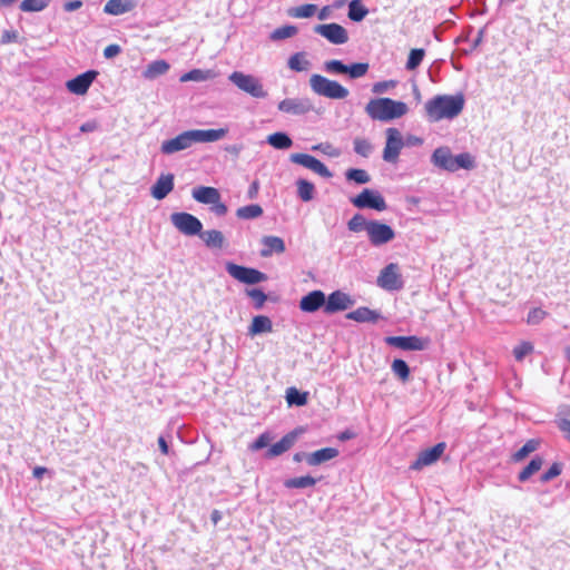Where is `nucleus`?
I'll list each match as a JSON object with an SVG mask.
<instances>
[{"label":"nucleus","instance_id":"f257e3e1","mask_svg":"<svg viewBox=\"0 0 570 570\" xmlns=\"http://www.w3.org/2000/svg\"><path fill=\"white\" fill-rule=\"evenodd\" d=\"M226 128L219 129H193L187 130L175 138L163 141L160 150L163 154L171 155L180 150L188 149L197 142H214L223 139L227 135Z\"/></svg>","mask_w":570,"mask_h":570},{"label":"nucleus","instance_id":"f03ea898","mask_svg":"<svg viewBox=\"0 0 570 570\" xmlns=\"http://www.w3.org/2000/svg\"><path fill=\"white\" fill-rule=\"evenodd\" d=\"M347 228L353 233L365 230L368 242L374 247L383 246L395 238V232L390 225L376 219L368 220L362 214H355L347 222Z\"/></svg>","mask_w":570,"mask_h":570},{"label":"nucleus","instance_id":"7ed1b4c3","mask_svg":"<svg viewBox=\"0 0 570 570\" xmlns=\"http://www.w3.org/2000/svg\"><path fill=\"white\" fill-rule=\"evenodd\" d=\"M464 107V97L461 94L439 95L425 102L424 109L430 121L453 119L459 116Z\"/></svg>","mask_w":570,"mask_h":570},{"label":"nucleus","instance_id":"20e7f679","mask_svg":"<svg viewBox=\"0 0 570 570\" xmlns=\"http://www.w3.org/2000/svg\"><path fill=\"white\" fill-rule=\"evenodd\" d=\"M409 107L405 102L391 98H374L365 106V112L373 120L391 121L406 115Z\"/></svg>","mask_w":570,"mask_h":570},{"label":"nucleus","instance_id":"39448f33","mask_svg":"<svg viewBox=\"0 0 570 570\" xmlns=\"http://www.w3.org/2000/svg\"><path fill=\"white\" fill-rule=\"evenodd\" d=\"M435 167L454 173L459 169H472L475 166L474 158L469 153L452 155L449 147L436 148L431 157Z\"/></svg>","mask_w":570,"mask_h":570},{"label":"nucleus","instance_id":"423d86ee","mask_svg":"<svg viewBox=\"0 0 570 570\" xmlns=\"http://www.w3.org/2000/svg\"><path fill=\"white\" fill-rule=\"evenodd\" d=\"M309 87L312 91L328 99H345L350 91L335 80H331L322 75L314 73L309 77Z\"/></svg>","mask_w":570,"mask_h":570},{"label":"nucleus","instance_id":"0eeeda50","mask_svg":"<svg viewBox=\"0 0 570 570\" xmlns=\"http://www.w3.org/2000/svg\"><path fill=\"white\" fill-rule=\"evenodd\" d=\"M228 80L234 83L239 90L248 94L254 98H265L267 92L258 78L253 75H247L242 71H234L228 76Z\"/></svg>","mask_w":570,"mask_h":570},{"label":"nucleus","instance_id":"6e6552de","mask_svg":"<svg viewBox=\"0 0 570 570\" xmlns=\"http://www.w3.org/2000/svg\"><path fill=\"white\" fill-rule=\"evenodd\" d=\"M225 268L233 278L244 284L254 285L267 281L266 274L252 267L227 262Z\"/></svg>","mask_w":570,"mask_h":570},{"label":"nucleus","instance_id":"1a4fd4ad","mask_svg":"<svg viewBox=\"0 0 570 570\" xmlns=\"http://www.w3.org/2000/svg\"><path fill=\"white\" fill-rule=\"evenodd\" d=\"M170 222L176 229L186 236H198L203 229L202 222L196 216L185 212L173 213Z\"/></svg>","mask_w":570,"mask_h":570},{"label":"nucleus","instance_id":"9d476101","mask_svg":"<svg viewBox=\"0 0 570 570\" xmlns=\"http://www.w3.org/2000/svg\"><path fill=\"white\" fill-rule=\"evenodd\" d=\"M351 203L360 209L370 208L383 212L387 208L383 196L377 190L368 188L363 189L357 196L351 198Z\"/></svg>","mask_w":570,"mask_h":570},{"label":"nucleus","instance_id":"9b49d317","mask_svg":"<svg viewBox=\"0 0 570 570\" xmlns=\"http://www.w3.org/2000/svg\"><path fill=\"white\" fill-rule=\"evenodd\" d=\"M277 109L284 114L303 116L313 111L314 105L307 97L286 98L278 102Z\"/></svg>","mask_w":570,"mask_h":570},{"label":"nucleus","instance_id":"f8f14e48","mask_svg":"<svg viewBox=\"0 0 570 570\" xmlns=\"http://www.w3.org/2000/svg\"><path fill=\"white\" fill-rule=\"evenodd\" d=\"M314 32L324 37L333 45H344L348 41L346 29L335 22L317 24L314 27Z\"/></svg>","mask_w":570,"mask_h":570},{"label":"nucleus","instance_id":"ddd939ff","mask_svg":"<svg viewBox=\"0 0 570 570\" xmlns=\"http://www.w3.org/2000/svg\"><path fill=\"white\" fill-rule=\"evenodd\" d=\"M404 146L403 137L399 129H386V144L383 150V159L387 163H395Z\"/></svg>","mask_w":570,"mask_h":570},{"label":"nucleus","instance_id":"4468645a","mask_svg":"<svg viewBox=\"0 0 570 570\" xmlns=\"http://www.w3.org/2000/svg\"><path fill=\"white\" fill-rule=\"evenodd\" d=\"M377 285L386 291H397L403 287L401 274L399 273L397 264L391 263L386 265L380 273Z\"/></svg>","mask_w":570,"mask_h":570},{"label":"nucleus","instance_id":"2eb2a0df","mask_svg":"<svg viewBox=\"0 0 570 570\" xmlns=\"http://www.w3.org/2000/svg\"><path fill=\"white\" fill-rule=\"evenodd\" d=\"M289 159L292 163L301 165L323 178H331L333 176L330 169L322 161L308 154H292Z\"/></svg>","mask_w":570,"mask_h":570},{"label":"nucleus","instance_id":"dca6fc26","mask_svg":"<svg viewBox=\"0 0 570 570\" xmlns=\"http://www.w3.org/2000/svg\"><path fill=\"white\" fill-rule=\"evenodd\" d=\"M354 304L355 301L348 294L335 291L326 298L324 312L326 314H334L351 308Z\"/></svg>","mask_w":570,"mask_h":570},{"label":"nucleus","instance_id":"f3484780","mask_svg":"<svg viewBox=\"0 0 570 570\" xmlns=\"http://www.w3.org/2000/svg\"><path fill=\"white\" fill-rule=\"evenodd\" d=\"M98 71L96 70H88L81 75H78L77 77L68 80L66 82L67 89L75 95L82 96L87 94L89 87L94 82V80L97 78Z\"/></svg>","mask_w":570,"mask_h":570},{"label":"nucleus","instance_id":"a211bd4d","mask_svg":"<svg viewBox=\"0 0 570 570\" xmlns=\"http://www.w3.org/2000/svg\"><path fill=\"white\" fill-rule=\"evenodd\" d=\"M445 450V443H438L434 446L426 449L417 455L416 460L412 462L410 468L412 470H421L424 466L435 463Z\"/></svg>","mask_w":570,"mask_h":570},{"label":"nucleus","instance_id":"6ab92c4d","mask_svg":"<svg viewBox=\"0 0 570 570\" xmlns=\"http://www.w3.org/2000/svg\"><path fill=\"white\" fill-rule=\"evenodd\" d=\"M385 342L404 351H422L425 347V342L417 336H389Z\"/></svg>","mask_w":570,"mask_h":570},{"label":"nucleus","instance_id":"aec40b11","mask_svg":"<svg viewBox=\"0 0 570 570\" xmlns=\"http://www.w3.org/2000/svg\"><path fill=\"white\" fill-rule=\"evenodd\" d=\"M326 296L320 291L315 289L303 296L299 301V308L306 313H314L321 307L325 308Z\"/></svg>","mask_w":570,"mask_h":570},{"label":"nucleus","instance_id":"412c9836","mask_svg":"<svg viewBox=\"0 0 570 570\" xmlns=\"http://www.w3.org/2000/svg\"><path fill=\"white\" fill-rule=\"evenodd\" d=\"M174 189V175L161 174L150 188L151 196L161 200Z\"/></svg>","mask_w":570,"mask_h":570},{"label":"nucleus","instance_id":"4be33fe9","mask_svg":"<svg viewBox=\"0 0 570 570\" xmlns=\"http://www.w3.org/2000/svg\"><path fill=\"white\" fill-rule=\"evenodd\" d=\"M193 198L205 205H212L214 203H218L220 199V194L218 189L215 187H206V186H199L193 189L191 191Z\"/></svg>","mask_w":570,"mask_h":570},{"label":"nucleus","instance_id":"5701e85b","mask_svg":"<svg viewBox=\"0 0 570 570\" xmlns=\"http://www.w3.org/2000/svg\"><path fill=\"white\" fill-rule=\"evenodd\" d=\"M263 248L261 249L262 257H269L274 253L282 254L285 252V243L278 236H264L262 238Z\"/></svg>","mask_w":570,"mask_h":570},{"label":"nucleus","instance_id":"b1692460","mask_svg":"<svg viewBox=\"0 0 570 570\" xmlns=\"http://www.w3.org/2000/svg\"><path fill=\"white\" fill-rule=\"evenodd\" d=\"M198 236L212 249H222L226 243L224 234L218 229H202Z\"/></svg>","mask_w":570,"mask_h":570},{"label":"nucleus","instance_id":"393cba45","mask_svg":"<svg viewBox=\"0 0 570 570\" xmlns=\"http://www.w3.org/2000/svg\"><path fill=\"white\" fill-rule=\"evenodd\" d=\"M136 8L134 0H108L104 7V12L111 16H120L132 11Z\"/></svg>","mask_w":570,"mask_h":570},{"label":"nucleus","instance_id":"a878e982","mask_svg":"<svg viewBox=\"0 0 570 570\" xmlns=\"http://www.w3.org/2000/svg\"><path fill=\"white\" fill-rule=\"evenodd\" d=\"M338 450L335 448H324L312 452L306 456V463L311 466L321 465L338 455Z\"/></svg>","mask_w":570,"mask_h":570},{"label":"nucleus","instance_id":"bb28decb","mask_svg":"<svg viewBox=\"0 0 570 570\" xmlns=\"http://www.w3.org/2000/svg\"><path fill=\"white\" fill-rule=\"evenodd\" d=\"M556 424L558 429L563 433L566 440L570 442V404L559 407L556 415Z\"/></svg>","mask_w":570,"mask_h":570},{"label":"nucleus","instance_id":"cd10ccee","mask_svg":"<svg viewBox=\"0 0 570 570\" xmlns=\"http://www.w3.org/2000/svg\"><path fill=\"white\" fill-rule=\"evenodd\" d=\"M296 440V433L292 432L283 436L278 442L274 443L267 451L268 458H274L289 450Z\"/></svg>","mask_w":570,"mask_h":570},{"label":"nucleus","instance_id":"c85d7f7f","mask_svg":"<svg viewBox=\"0 0 570 570\" xmlns=\"http://www.w3.org/2000/svg\"><path fill=\"white\" fill-rule=\"evenodd\" d=\"M169 70V63L165 60H155L150 62L142 71V77L147 80H154L165 75Z\"/></svg>","mask_w":570,"mask_h":570},{"label":"nucleus","instance_id":"c756f323","mask_svg":"<svg viewBox=\"0 0 570 570\" xmlns=\"http://www.w3.org/2000/svg\"><path fill=\"white\" fill-rule=\"evenodd\" d=\"M273 330V324L269 317L264 315H257L253 318L252 324L248 328V334L255 336L262 333H269Z\"/></svg>","mask_w":570,"mask_h":570},{"label":"nucleus","instance_id":"7c9ffc66","mask_svg":"<svg viewBox=\"0 0 570 570\" xmlns=\"http://www.w3.org/2000/svg\"><path fill=\"white\" fill-rule=\"evenodd\" d=\"M346 318L358 323L375 322L379 318V314L368 307H358L347 313Z\"/></svg>","mask_w":570,"mask_h":570},{"label":"nucleus","instance_id":"2f4dec72","mask_svg":"<svg viewBox=\"0 0 570 570\" xmlns=\"http://www.w3.org/2000/svg\"><path fill=\"white\" fill-rule=\"evenodd\" d=\"M262 215H263V208L258 204H250L247 206H243L236 210V216L239 219H245V220L255 219V218L261 217Z\"/></svg>","mask_w":570,"mask_h":570},{"label":"nucleus","instance_id":"473e14b6","mask_svg":"<svg viewBox=\"0 0 570 570\" xmlns=\"http://www.w3.org/2000/svg\"><path fill=\"white\" fill-rule=\"evenodd\" d=\"M215 77L212 70L193 69L180 77L181 82L187 81H206Z\"/></svg>","mask_w":570,"mask_h":570},{"label":"nucleus","instance_id":"72a5a7b5","mask_svg":"<svg viewBox=\"0 0 570 570\" xmlns=\"http://www.w3.org/2000/svg\"><path fill=\"white\" fill-rule=\"evenodd\" d=\"M368 13V10L364 7L361 0H352L348 4V18L352 21L360 22Z\"/></svg>","mask_w":570,"mask_h":570},{"label":"nucleus","instance_id":"f704fd0d","mask_svg":"<svg viewBox=\"0 0 570 570\" xmlns=\"http://www.w3.org/2000/svg\"><path fill=\"white\" fill-rule=\"evenodd\" d=\"M267 142L276 149H288L293 141L285 132H274L267 137Z\"/></svg>","mask_w":570,"mask_h":570},{"label":"nucleus","instance_id":"c9c22d12","mask_svg":"<svg viewBox=\"0 0 570 570\" xmlns=\"http://www.w3.org/2000/svg\"><path fill=\"white\" fill-rule=\"evenodd\" d=\"M543 460L541 456L535 455L532 458V460L529 462L527 466L523 468V470L519 473V481L524 482L527 481L532 474L538 472L542 466Z\"/></svg>","mask_w":570,"mask_h":570},{"label":"nucleus","instance_id":"e433bc0d","mask_svg":"<svg viewBox=\"0 0 570 570\" xmlns=\"http://www.w3.org/2000/svg\"><path fill=\"white\" fill-rule=\"evenodd\" d=\"M297 195L303 202H309L314 198L315 187L306 179H298L296 181Z\"/></svg>","mask_w":570,"mask_h":570},{"label":"nucleus","instance_id":"4c0bfd02","mask_svg":"<svg viewBox=\"0 0 570 570\" xmlns=\"http://www.w3.org/2000/svg\"><path fill=\"white\" fill-rule=\"evenodd\" d=\"M316 484V479L305 475L298 478H292L285 481L284 485L288 489H304L314 487Z\"/></svg>","mask_w":570,"mask_h":570},{"label":"nucleus","instance_id":"58836bf2","mask_svg":"<svg viewBox=\"0 0 570 570\" xmlns=\"http://www.w3.org/2000/svg\"><path fill=\"white\" fill-rule=\"evenodd\" d=\"M317 11V6L312 3L302 4L288 10L293 18H309Z\"/></svg>","mask_w":570,"mask_h":570},{"label":"nucleus","instance_id":"ea45409f","mask_svg":"<svg viewBox=\"0 0 570 570\" xmlns=\"http://www.w3.org/2000/svg\"><path fill=\"white\" fill-rule=\"evenodd\" d=\"M288 68L294 71H306L309 68V61L304 59V52H296L288 59Z\"/></svg>","mask_w":570,"mask_h":570},{"label":"nucleus","instance_id":"a19ab883","mask_svg":"<svg viewBox=\"0 0 570 570\" xmlns=\"http://www.w3.org/2000/svg\"><path fill=\"white\" fill-rule=\"evenodd\" d=\"M286 401L289 405L303 406L307 403V393H302L295 387L286 391Z\"/></svg>","mask_w":570,"mask_h":570},{"label":"nucleus","instance_id":"79ce46f5","mask_svg":"<svg viewBox=\"0 0 570 570\" xmlns=\"http://www.w3.org/2000/svg\"><path fill=\"white\" fill-rule=\"evenodd\" d=\"M297 28L295 26H283L277 29H275L269 38L273 41H278L287 38H292L297 33Z\"/></svg>","mask_w":570,"mask_h":570},{"label":"nucleus","instance_id":"37998d69","mask_svg":"<svg viewBox=\"0 0 570 570\" xmlns=\"http://www.w3.org/2000/svg\"><path fill=\"white\" fill-rule=\"evenodd\" d=\"M50 0H23L20 3V9L23 12H38L46 9Z\"/></svg>","mask_w":570,"mask_h":570},{"label":"nucleus","instance_id":"c03bdc74","mask_svg":"<svg viewBox=\"0 0 570 570\" xmlns=\"http://www.w3.org/2000/svg\"><path fill=\"white\" fill-rule=\"evenodd\" d=\"M347 180L355 181L356 184H367L371 181V177L364 169L351 168L345 173Z\"/></svg>","mask_w":570,"mask_h":570},{"label":"nucleus","instance_id":"a18cd8bd","mask_svg":"<svg viewBox=\"0 0 570 570\" xmlns=\"http://www.w3.org/2000/svg\"><path fill=\"white\" fill-rule=\"evenodd\" d=\"M424 56H425L424 49H412L409 53V58H407L405 68L410 71L415 70L423 61Z\"/></svg>","mask_w":570,"mask_h":570},{"label":"nucleus","instance_id":"49530a36","mask_svg":"<svg viewBox=\"0 0 570 570\" xmlns=\"http://www.w3.org/2000/svg\"><path fill=\"white\" fill-rule=\"evenodd\" d=\"M538 446H539V442L537 440L531 439V440L527 441L524 443V445L513 454V460L521 461L522 459L528 456L530 453L534 452L538 449Z\"/></svg>","mask_w":570,"mask_h":570},{"label":"nucleus","instance_id":"de8ad7c7","mask_svg":"<svg viewBox=\"0 0 570 570\" xmlns=\"http://www.w3.org/2000/svg\"><path fill=\"white\" fill-rule=\"evenodd\" d=\"M353 144L354 151L362 157H368L373 151V146L367 139L355 138Z\"/></svg>","mask_w":570,"mask_h":570},{"label":"nucleus","instance_id":"09e8293b","mask_svg":"<svg viewBox=\"0 0 570 570\" xmlns=\"http://www.w3.org/2000/svg\"><path fill=\"white\" fill-rule=\"evenodd\" d=\"M368 68L370 66L366 62H356L347 66L346 73L350 76V78L357 79L365 76L368 71Z\"/></svg>","mask_w":570,"mask_h":570},{"label":"nucleus","instance_id":"8fccbe9b","mask_svg":"<svg viewBox=\"0 0 570 570\" xmlns=\"http://www.w3.org/2000/svg\"><path fill=\"white\" fill-rule=\"evenodd\" d=\"M392 371L402 381H406L410 376L409 365L403 360H394L392 363Z\"/></svg>","mask_w":570,"mask_h":570},{"label":"nucleus","instance_id":"3c124183","mask_svg":"<svg viewBox=\"0 0 570 570\" xmlns=\"http://www.w3.org/2000/svg\"><path fill=\"white\" fill-rule=\"evenodd\" d=\"M323 68L327 73L343 75L347 71V66L336 59L325 61Z\"/></svg>","mask_w":570,"mask_h":570},{"label":"nucleus","instance_id":"603ef678","mask_svg":"<svg viewBox=\"0 0 570 570\" xmlns=\"http://www.w3.org/2000/svg\"><path fill=\"white\" fill-rule=\"evenodd\" d=\"M533 344L530 342H521L518 344L512 353L517 361H522L527 355L531 354L533 352Z\"/></svg>","mask_w":570,"mask_h":570},{"label":"nucleus","instance_id":"864d4df0","mask_svg":"<svg viewBox=\"0 0 570 570\" xmlns=\"http://www.w3.org/2000/svg\"><path fill=\"white\" fill-rule=\"evenodd\" d=\"M547 315L548 313L540 307L532 308L528 313L527 323L529 325H538L547 317Z\"/></svg>","mask_w":570,"mask_h":570},{"label":"nucleus","instance_id":"5fc2aeb1","mask_svg":"<svg viewBox=\"0 0 570 570\" xmlns=\"http://www.w3.org/2000/svg\"><path fill=\"white\" fill-rule=\"evenodd\" d=\"M246 294L253 299L257 309L262 308L267 299L266 294L258 288L246 289Z\"/></svg>","mask_w":570,"mask_h":570},{"label":"nucleus","instance_id":"6e6d98bb","mask_svg":"<svg viewBox=\"0 0 570 570\" xmlns=\"http://www.w3.org/2000/svg\"><path fill=\"white\" fill-rule=\"evenodd\" d=\"M397 85V81L396 80H384V81H379V82H375L373 86H372V92L375 94V95H382V94H385L389 90L395 88Z\"/></svg>","mask_w":570,"mask_h":570},{"label":"nucleus","instance_id":"4d7b16f0","mask_svg":"<svg viewBox=\"0 0 570 570\" xmlns=\"http://www.w3.org/2000/svg\"><path fill=\"white\" fill-rule=\"evenodd\" d=\"M562 472V464L554 462L540 478L542 482H549L552 479L559 476Z\"/></svg>","mask_w":570,"mask_h":570},{"label":"nucleus","instance_id":"13d9d810","mask_svg":"<svg viewBox=\"0 0 570 570\" xmlns=\"http://www.w3.org/2000/svg\"><path fill=\"white\" fill-rule=\"evenodd\" d=\"M269 442H271V436H269V434H267V433H263V434H261V435L256 439V441H255L254 443H252V444H250L249 449H250L252 451H258V450H261V449H263V448L267 446Z\"/></svg>","mask_w":570,"mask_h":570},{"label":"nucleus","instance_id":"bf43d9fd","mask_svg":"<svg viewBox=\"0 0 570 570\" xmlns=\"http://www.w3.org/2000/svg\"><path fill=\"white\" fill-rule=\"evenodd\" d=\"M121 52V48L119 45H109L104 49V57L106 59H112Z\"/></svg>","mask_w":570,"mask_h":570},{"label":"nucleus","instance_id":"052dcab7","mask_svg":"<svg viewBox=\"0 0 570 570\" xmlns=\"http://www.w3.org/2000/svg\"><path fill=\"white\" fill-rule=\"evenodd\" d=\"M312 149L321 150L324 154L330 155V156H338V151L335 148H333L332 145H330V144H320L317 146H314Z\"/></svg>","mask_w":570,"mask_h":570},{"label":"nucleus","instance_id":"680f3d73","mask_svg":"<svg viewBox=\"0 0 570 570\" xmlns=\"http://www.w3.org/2000/svg\"><path fill=\"white\" fill-rule=\"evenodd\" d=\"M18 39V32L14 30H6L3 31L1 36V42L2 43H10L14 42Z\"/></svg>","mask_w":570,"mask_h":570},{"label":"nucleus","instance_id":"e2e57ef3","mask_svg":"<svg viewBox=\"0 0 570 570\" xmlns=\"http://www.w3.org/2000/svg\"><path fill=\"white\" fill-rule=\"evenodd\" d=\"M212 212L215 213L217 216H224L226 215L227 213V206L220 202V199L218 200V203H214L212 204Z\"/></svg>","mask_w":570,"mask_h":570},{"label":"nucleus","instance_id":"0e129e2a","mask_svg":"<svg viewBox=\"0 0 570 570\" xmlns=\"http://www.w3.org/2000/svg\"><path fill=\"white\" fill-rule=\"evenodd\" d=\"M81 7H82V2L80 0L68 1L63 4V9L67 12L76 11V10L80 9Z\"/></svg>","mask_w":570,"mask_h":570},{"label":"nucleus","instance_id":"69168bd1","mask_svg":"<svg viewBox=\"0 0 570 570\" xmlns=\"http://www.w3.org/2000/svg\"><path fill=\"white\" fill-rule=\"evenodd\" d=\"M98 128V124L96 121H87L80 126L81 132H92Z\"/></svg>","mask_w":570,"mask_h":570},{"label":"nucleus","instance_id":"338daca9","mask_svg":"<svg viewBox=\"0 0 570 570\" xmlns=\"http://www.w3.org/2000/svg\"><path fill=\"white\" fill-rule=\"evenodd\" d=\"M331 11H332L331 7H328V6L323 7L318 12V19L326 20L327 18H330Z\"/></svg>","mask_w":570,"mask_h":570},{"label":"nucleus","instance_id":"774afa93","mask_svg":"<svg viewBox=\"0 0 570 570\" xmlns=\"http://www.w3.org/2000/svg\"><path fill=\"white\" fill-rule=\"evenodd\" d=\"M158 445H159L161 453H164V454L169 453L168 444H167L166 440L164 439V436L158 438Z\"/></svg>","mask_w":570,"mask_h":570}]
</instances>
